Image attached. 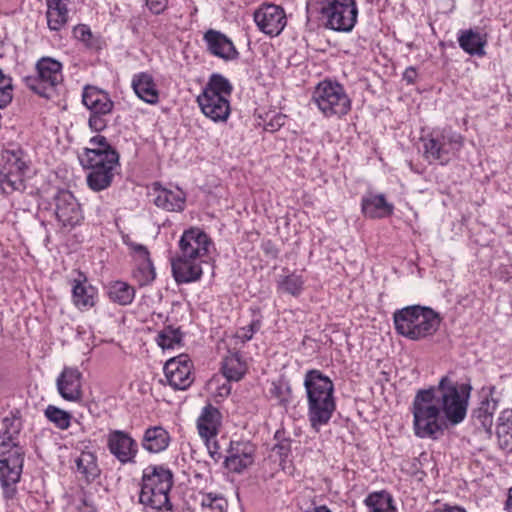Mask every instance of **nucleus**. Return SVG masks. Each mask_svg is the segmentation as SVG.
<instances>
[{"instance_id": "1", "label": "nucleus", "mask_w": 512, "mask_h": 512, "mask_svg": "<svg viewBox=\"0 0 512 512\" xmlns=\"http://www.w3.org/2000/svg\"><path fill=\"white\" fill-rule=\"evenodd\" d=\"M471 391L470 384L458 383L448 376L441 377L436 386L418 390L411 406L414 434L436 439L446 421L451 425L463 422Z\"/></svg>"}, {"instance_id": "2", "label": "nucleus", "mask_w": 512, "mask_h": 512, "mask_svg": "<svg viewBox=\"0 0 512 512\" xmlns=\"http://www.w3.org/2000/svg\"><path fill=\"white\" fill-rule=\"evenodd\" d=\"M81 165L90 172L87 174L88 187L99 192L107 189L119 164V155L106 137L96 135L89 140V147L79 156Z\"/></svg>"}, {"instance_id": "3", "label": "nucleus", "mask_w": 512, "mask_h": 512, "mask_svg": "<svg viewBox=\"0 0 512 512\" xmlns=\"http://www.w3.org/2000/svg\"><path fill=\"white\" fill-rule=\"evenodd\" d=\"M304 387L310 425L312 429L319 431L328 424L336 409L333 382L319 370H309L304 378Z\"/></svg>"}, {"instance_id": "4", "label": "nucleus", "mask_w": 512, "mask_h": 512, "mask_svg": "<svg viewBox=\"0 0 512 512\" xmlns=\"http://www.w3.org/2000/svg\"><path fill=\"white\" fill-rule=\"evenodd\" d=\"M173 473L163 465H149L143 471L139 502L143 512H174L169 498Z\"/></svg>"}, {"instance_id": "5", "label": "nucleus", "mask_w": 512, "mask_h": 512, "mask_svg": "<svg viewBox=\"0 0 512 512\" xmlns=\"http://www.w3.org/2000/svg\"><path fill=\"white\" fill-rule=\"evenodd\" d=\"M393 321L398 334L407 339L419 341L436 333L441 318L430 307L411 305L396 310Z\"/></svg>"}, {"instance_id": "6", "label": "nucleus", "mask_w": 512, "mask_h": 512, "mask_svg": "<svg viewBox=\"0 0 512 512\" xmlns=\"http://www.w3.org/2000/svg\"><path fill=\"white\" fill-rule=\"evenodd\" d=\"M232 89L227 78L220 74H212L202 92L197 96L201 112L213 122H226L231 113L229 98Z\"/></svg>"}, {"instance_id": "7", "label": "nucleus", "mask_w": 512, "mask_h": 512, "mask_svg": "<svg viewBox=\"0 0 512 512\" xmlns=\"http://www.w3.org/2000/svg\"><path fill=\"white\" fill-rule=\"evenodd\" d=\"M423 141V156L429 163L448 164L462 149L464 138L451 128L434 129Z\"/></svg>"}, {"instance_id": "8", "label": "nucleus", "mask_w": 512, "mask_h": 512, "mask_svg": "<svg viewBox=\"0 0 512 512\" xmlns=\"http://www.w3.org/2000/svg\"><path fill=\"white\" fill-rule=\"evenodd\" d=\"M24 463V450L18 442H0V484L6 499L16 494Z\"/></svg>"}, {"instance_id": "9", "label": "nucleus", "mask_w": 512, "mask_h": 512, "mask_svg": "<svg viewBox=\"0 0 512 512\" xmlns=\"http://www.w3.org/2000/svg\"><path fill=\"white\" fill-rule=\"evenodd\" d=\"M62 63L52 57L40 58L35 66L36 74L23 78L25 85L44 98H52L56 87L63 81Z\"/></svg>"}, {"instance_id": "10", "label": "nucleus", "mask_w": 512, "mask_h": 512, "mask_svg": "<svg viewBox=\"0 0 512 512\" xmlns=\"http://www.w3.org/2000/svg\"><path fill=\"white\" fill-rule=\"evenodd\" d=\"M312 101L325 117H341L351 108V101L342 85L322 81L314 89Z\"/></svg>"}, {"instance_id": "11", "label": "nucleus", "mask_w": 512, "mask_h": 512, "mask_svg": "<svg viewBox=\"0 0 512 512\" xmlns=\"http://www.w3.org/2000/svg\"><path fill=\"white\" fill-rule=\"evenodd\" d=\"M325 26L338 32H350L358 17L355 0H317Z\"/></svg>"}, {"instance_id": "12", "label": "nucleus", "mask_w": 512, "mask_h": 512, "mask_svg": "<svg viewBox=\"0 0 512 512\" xmlns=\"http://www.w3.org/2000/svg\"><path fill=\"white\" fill-rule=\"evenodd\" d=\"M82 103L89 110L88 125L96 131H103L114 109L110 95L95 86H86L82 92Z\"/></svg>"}, {"instance_id": "13", "label": "nucleus", "mask_w": 512, "mask_h": 512, "mask_svg": "<svg viewBox=\"0 0 512 512\" xmlns=\"http://www.w3.org/2000/svg\"><path fill=\"white\" fill-rule=\"evenodd\" d=\"M5 162L0 169V189L4 194L25 189V174L28 166L20 153L6 151Z\"/></svg>"}, {"instance_id": "14", "label": "nucleus", "mask_w": 512, "mask_h": 512, "mask_svg": "<svg viewBox=\"0 0 512 512\" xmlns=\"http://www.w3.org/2000/svg\"><path fill=\"white\" fill-rule=\"evenodd\" d=\"M54 206L56 219L63 228L71 230L84 219L80 204L68 190H61L55 195Z\"/></svg>"}, {"instance_id": "15", "label": "nucleus", "mask_w": 512, "mask_h": 512, "mask_svg": "<svg viewBox=\"0 0 512 512\" xmlns=\"http://www.w3.org/2000/svg\"><path fill=\"white\" fill-rule=\"evenodd\" d=\"M213 242L200 228L185 230L179 240V256L204 260L210 254Z\"/></svg>"}, {"instance_id": "16", "label": "nucleus", "mask_w": 512, "mask_h": 512, "mask_svg": "<svg viewBox=\"0 0 512 512\" xmlns=\"http://www.w3.org/2000/svg\"><path fill=\"white\" fill-rule=\"evenodd\" d=\"M258 29L270 36H278L287 24L285 11L282 7L272 4H262L253 14Z\"/></svg>"}, {"instance_id": "17", "label": "nucleus", "mask_w": 512, "mask_h": 512, "mask_svg": "<svg viewBox=\"0 0 512 512\" xmlns=\"http://www.w3.org/2000/svg\"><path fill=\"white\" fill-rule=\"evenodd\" d=\"M193 364L186 354H180L166 361L164 375L174 390H186L193 383Z\"/></svg>"}, {"instance_id": "18", "label": "nucleus", "mask_w": 512, "mask_h": 512, "mask_svg": "<svg viewBox=\"0 0 512 512\" xmlns=\"http://www.w3.org/2000/svg\"><path fill=\"white\" fill-rule=\"evenodd\" d=\"M109 452L123 465L134 463L138 453V443L126 431L110 430L106 437Z\"/></svg>"}, {"instance_id": "19", "label": "nucleus", "mask_w": 512, "mask_h": 512, "mask_svg": "<svg viewBox=\"0 0 512 512\" xmlns=\"http://www.w3.org/2000/svg\"><path fill=\"white\" fill-rule=\"evenodd\" d=\"M56 387L64 400L70 402L82 400V373L78 368L64 367L56 379Z\"/></svg>"}, {"instance_id": "20", "label": "nucleus", "mask_w": 512, "mask_h": 512, "mask_svg": "<svg viewBox=\"0 0 512 512\" xmlns=\"http://www.w3.org/2000/svg\"><path fill=\"white\" fill-rule=\"evenodd\" d=\"M255 447L250 442H231L228 456L225 458L226 468L235 473H241L254 462Z\"/></svg>"}, {"instance_id": "21", "label": "nucleus", "mask_w": 512, "mask_h": 512, "mask_svg": "<svg viewBox=\"0 0 512 512\" xmlns=\"http://www.w3.org/2000/svg\"><path fill=\"white\" fill-rule=\"evenodd\" d=\"M153 196L154 204L163 210L181 212L185 208L186 194L178 187L165 188L159 184H154Z\"/></svg>"}, {"instance_id": "22", "label": "nucleus", "mask_w": 512, "mask_h": 512, "mask_svg": "<svg viewBox=\"0 0 512 512\" xmlns=\"http://www.w3.org/2000/svg\"><path fill=\"white\" fill-rule=\"evenodd\" d=\"M205 260L185 258L177 255L172 260V273L177 283H190L199 280L202 276L201 264Z\"/></svg>"}, {"instance_id": "23", "label": "nucleus", "mask_w": 512, "mask_h": 512, "mask_svg": "<svg viewBox=\"0 0 512 512\" xmlns=\"http://www.w3.org/2000/svg\"><path fill=\"white\" fill-rule=\"evenodd\" d=\"M208 50L214 56L224 60H233L238 57V52L233 42L224 34L216 30H208L204 34Z\"/></svg>"}, {"instance_id": "24", "label": "nucleus", "mask_w": 512, "mask_h": 512, "mask_svg": "<svg viewBox=\"0 0 512 512\" xmlns=\"http://www.w3.org/2000/svg\"><path fill=\"white\" fill-rule=\"evenodd\" d=\"M96 289L87 281V277L80 271L72 280V301L80 310H87L95 305Z\"/></svg>"}, {"instance_id": "25", "label": "nucleus", "mask_w": 512, "mask_h": 512, "mask_svg": "<svg viewBox=\"0 0 512 512\" xmlns=\"http://www.w3.org/2000/svg\"><path fill=\"white\" fill-rule=\"evenodd\" d=\"M222 415L211 404L202 408L197 419V430L202 439L216 438L221 426Z\"/></svg>"}, {"instance_id": "26", "label": "nucleus", "mask_w": 512, "mask_h": 512, "mask_svg": "<svg viewBox=\"0 0 512 512\" xmlns=\"http://www.w3.org/2000/svg\"><path fill=\"white\" fill-rule=\"evenodd\" d=\"M131 86L135 94L144 102L151 105L158 103L159 91L151 74L140 72L133 75Z\"/></svg>"}, {"instance_id": "27", "label": "nucleus", "mask_w": 512, "mask_h": 512, "mask_svg": "<svg viewBox=\"0 0 512 512\" xmlns=\"http://www.w3.org/2000/svg\"><path fill=\"white\" fill-rule=\"evenodd\" d=\"M69 0H46L47 26L50 31H61L69 21Z\"/></svg>"}, {"instance_id": "28", "label": "nucleus", "mask_w": 512, "mask_h": 512, "mask_svg": "<svg viewBox=\"0 0 512 512\" xmlns=\"http://www.w3.org/2000/svg\"><path fill=\"white\" fill-rule=\"evenodd\" d=\"M362 212L366 217L385 218L393 213V205L386 201L383 194H368L362 198Z\"/></svg>"}, {"instance_id": "29", "label": "nucleus", "mask_w": 512, "mask_h": 512, "mask_svg": "<svg viewBox=\"0 0 512 512\" xmlns=\"http://www.w3.org/2000/svg\"><path fill=\"white\" fill-rule=\"evenodd\" d=\"M170 435L161 426L149 427L145 430L142 438V447L150 453H159L169 446Z\"/></svg>"}, {"instance_id": "30", "label": "nucleus", "mask_w": 512, "mask_h": 512, "mask_svg": "<svg viewBox=\"0 0 512 512\" xmlns=\"http://www.w3.org/2000/svg\"><path fill=\"white\" fill-rule=\"evenodd\" d=\"M459 46L469 55L484 56L487 44L486 35L473 29L461 30L458 35Z\"/></svg>"}, {"instance_id": "31", "label": "nucleus", "mask_w": 512, "mask_h": 512, "mask_svg": "<svg viewBox=\"0 0 512 512\" xmlns=\"http://www.w3.org/2000/svg\"><path fill=\"white\" fill-rule=\"evenodd\" d=\"M495 392L494 386L484 387L481 390L483 400L481 401L480 407L477 410V418L481 421L484 427H490L492 425V417L497 409V399L494 398Z\"/></svg>"}, {"instance_id": "32", "label": "nucleus", "mask_w": 512, "mask_h": 512, "mask_svg": "<svg viewBox=\"0 0 512 512\" xmlns=\"http://www.w3.org/2000/svg\"><path fill=\"white\" fill-rule=\"evenodd\" d=\"M75 462L77 471L86 479L87 482L94 481L100 475V469L94 453L83 451Z\"/></svg>"}, {"instance_id": "33", "label": "nucleus", "mask_w": 512, "mask_h": 512, "mask_svg": "<svg viewBox=\"0 0 512 512\" xmlns=\"http://www.w3.org/2000/svg\"><path fill=\"white\" fill-rule=\"evenodd\" d=\"M246 370V363L238 353H231L223 360L222 372L229 381H239L245 375Z\"/></svg>"}, {"instance_id": "34", "label": "nucleus", "mask_w": 512, "mask_h": 512, "mask_svg": "<svg viewBox=\"0 0 512 512\" xmlns=\"http://www.w3.org/2000/svg\"><path fill=\"white\" fill-rule=\"evenodd\" d=\"M108 295L111 301L124 306L132 303L135 297V289L126 282L115 281L110 284Z\"/></svg>"}, {"instance_id": "35", "label": "nucleus", "mask_w": 512, "mask_h": 512, "mask_svg": "<svg viewBox=\"0 0 512 512\" xmlns=\"http://www.w3.org/2000/svg\"><path fill=\"white\" fill-rule=\"evenodd\" d=\"M369 512H397L391 495L385 491L369 494L365 499Z\"/></svg>"}, {"instance_id": "36", "label": "nucleus", "mask_w": 512, "mask_h": 512, "mask_svg": "<svg viewBox=\"0 0 512 512\" xmlns=\"http://www.w3.org/2000/svg\"><path fill=\"white\" fill-rule=\"evenodd\" d=\"M137 262V267L133 272V277L140 286L150 284L156 277L155 268L149 257L140 259Z\"/></svg>"}, {"instance_id": "37", "label": "nucleus", "mask_w": 512, "mask_h": 512, "mask_svg": "<svg viewBox=\"0 0 512 512\" xmlns=\"http://www.w3.org/2000/svg\"><path fill=\"white\" fill-rule=\"evenodd\" d=\"M182 340V333L179 328H173L171 326L164 327L156 337L157 344L162 349H173L175 346H179Z\"/></svg>"}, {"instance_id": "38", "label": "nucleus", "mask_w": 512, "mask_h": 512, "mask_svg": "<svg viewBox=\"0 0 512 512\" xmlns=\"http://www.w3.org/2000/svg\"><path fill=\"white\" fill-rule=\"evenodd\" d=\"M46 418L58 429L66 430L69 428L72 416L69 412L62 410L54 405H48L44 412Z\"/></svg>"}, {"instance_id": "39", "label": "nucleus", "mask_w": 512, "mask_h": 512, "mask_svg": "<svg viewBox=\"0 0 512 512\" xmlns=\"http://www.w3.org/2000/svg\"><path fill=\"white\" fill-rule=\"evenodd\" d=\"M198 499L203 510L209 509L211 512H225L227 508V501L220 494L200 493Z\"/></svg>"}, {"instance_id": "40", "label": "nucleus", "mask_w": 512, "mask_h": 512, "mask_svg": "<svg viewBox=\"0 0 512 512\" xmlns=\"http://www.w3.org/2000/svg\"><path fill=\"white\" fill-rule=\"evenodd\" d=\"M304 280L302 276L297 274H290L283 277L278 282V288L280 291L288 293L292 296H299L303 290Z\"/></svg>"}, {"instance_id": "41", "label": "nucleus", "mask_w": 512, "mask_h": 512, "mask_svg": "<svg viewBox=\"0 0 512 512\" xmlns=\"http://www.w3.org/2000/svg\"><path fill=\"white\" fill-rule=\"evenodd\" d=\"M253 318L251 322L244 327H241L236 332V337L242 342L251 340L256 332H258L262 326V315L259 309H253Z\"/></svg>"}, {"instance_id": "42", "label": "nucleus", "mask_w": 512, "mask_h": 512, "mask_svg": "<svg viewBox=\"0 0 512 512\" xmlns=\"http://www.w3.org/2000/svg\"><path fill=\"white\" fill-rule=\"evenodd\" d=\"M21 420L16 417H5L2 421L1 441L17 442L21 431Z\"/></svg>"}, {"instance_id": "43", "label": "nucleus", "mask_w": 512, "mask_h": 512, "mask_svg": "<svg viewBox=\"0 0 512 512\" xmlns=\"http://www.w3.org/2000/svg\"><path fill=\"white\" fill-rule=\"evenodd\" d=\"M270 393L282 406H286L291 400V388L284 382H273Z\"/></svg>"}, {"instance_id": "44", "label": "nucleus", "mask_w": 512, "mask_h": 512, "mask_svg": "<svg viewBox=\"0 0 512 512\" xmlns=\"http://www.w3.org/2000/svg\"><path fill=\"white\" fill-rule=\"evenodd\" d=\"M12 100V85L10 78L0 70V108L5 107Z\"/></svg>"}, {"instance_id": "45", "label": "nucleus", "mask_w": 512, "mask_h": 512, "mask_svg": "<svg viewBox=\"0 0 512 512\" xmlns=\"http://www.w3.org/2000/svg\"><path fill=\"white\" fill-rule=\"evenodd\" d=\"M74 37L81 41L88 48H95V39L91 30L86 25H78L74 28Z\"/></svg>"}, {"instance_id": "46", "label": "nucleus", "mask_w": 512, "mask_h": 512, "mask_svg": "<svg viewBox=\"0 0 512 512\" xmlns=\"http://www.w3.org/2000/svg\"><path fill=\"white\" fill-rule=\"evenodd\" d=\"M125 244L133 252L135 261H138L140 259L150 256L147 247L142 244H138V243L128 241V240H125Z\"/></svg>"}, {"instance_id": "47", "label": "nucleus", "mask_w": 512, "mask_h": 512, "mask_svg": "<svg viewBox=\"0 0 512 512\" xmlns=\"http://www.w3.org/2000/svg\"><path fill=\"white\" fill-rule=\"evenodd\" d=\"M285 120L286 116L278 113L265 123L264 129L269 132H275L285 124Z\"/></svg>"}, {"instance_id": "48", "label": "nucleus", "mask_w": 512, "mask_h": 512, "mask_svg": "<svg viewBox=\"0 0 512 512\" xmlns=\"http://www.w3.org/2000/svg\"><path fill=\"white\" fill-rule=\"evenodd\" d=\"M205 445L208 449L209 455L215 460L218 461L221 458L220 447L215 440V438L203 439Z\"/></svg>"}, {"instance_id": "49", "label": "nucleus", "mask_w": 512, "mask_h": 512, "mask_svg": "<svg viewBox=\"0 0 512 512\" xmlns=\"http://www.w3.org/2000/svg\"><path fill=\"white\" fill-rule=\"evenodd\" d=\"M146 5L154 14H160L167 7V0H146Z\"/></svg>"}, {"instance_id": "50", "label": "nucleus", "mask_w": 512, "mask_h": 512, "mask_svg": "<svg viewBox=\"0 0 512 512\" xmlns=\"http://www.w3.org/2000/svg\"><path fill=\"white\" fill-rule=\"evenodd\" d=\"M78 512H96L95 508L87 502L83 497L81 499V505L78 506Z\"/></svg>"}, {"instance_id": "51", "label": "nucleus", "mask_w": 512, "mask_h": 512, "mask_svg": "<svg viewBox=\"0 0 512 512\" xmlns=\"http://www.w3.org/2000/svg\"><path fill=\"white\" fill-rule=\"evenodd\" d=\"M275 449L278 450L279 454L285 455L290 450V442L289 441L281 442L275 446Z\"/></svg>"}, {"instance_id": "52", "label": "nucleus", "mask_w": 512, "mask_h": 512, "mask_svg": "<svg viewBox=\"0 0 512 512\" xmlns=\"http://www.w3.org/2000/svg\"><path fill=\"white\" fill-rule=\"evenodd\" d=\"M416 75V72L413 68L406 69L404 73V79H406L409 83H412L414 80V77Z\"/></svg>"}, {"instance_id": "53", "label": "nucleus", "mask_w": 512, "mask_h": 512, "mask_svg": "<svg viewBox=\"0 0 512 512\" xmlns=\"http://www.w3.org/2000/svg\"><path fill=\"white\" fill-rule=\"evenodd\" d=\"M447 512H467L464 508L459 506H447L446 505Z\"/></svg>"}, {"instance_id": "54", "label": "nucleus", "mask_w": 512, "mask_h": 512, "mask_svg": "<svg viewBox=\"0 0 512 512\" xmlns=\"http://www.w3.org/2000/svg\"><path fill=\"white\" fill-rule=\"evenodd\" d=\"M507 508L512 512V488L509 491L508 499H507Z\"/></svg>"}, {"instance_id": "55", "label": "nucleus", "mask_w": 512, "mask_h": 512, "mask_svg": "<svg viewBox=\"0 0 512 512\" xmlns=\"http://www.w3.org/2000/svg\"><path fill=\"white\" fill-rule=\"evenodd\" d=\"M428 512H447V510L446 506H444L443 508H435L434 510Z\"/></svg>"}]
</instances>
